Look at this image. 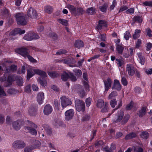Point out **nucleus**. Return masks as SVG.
Wrapping results in <instances>:
<instances>
[{"label": "nucleus", "instance_id": "60", "mask_svg": "<svg viewBox=\"0 0 152 152\" xmlns=\"http://www.w3.org/2000/svg\"><path fill=\"white\" fill-rule=\"evenodd\" d=\"M69 78L71 80L73 81H75L76 80V78L75 76L73 75L71 73H69Z\"/></svg>", "mask_w": 152, "mask_h": 152}, {"label": "nucleus", "instance_id": "3", "mask_svg": "<svg viewBox=\"0 0 152 152\" xmlns=\"http://www.w3.org/2000/svg\"><path fill=\"white\" fill-rule=\"evenodd\" d=\"M39 36L36 34L32 32L27 33L23 37L24 39L27 41H31L39 38Z\"/></svg>", "mask_w": 152, "mask_h": 152}, {"label": "nucleus", "instance_id": "64", "mask_svg": "<svg viewBox=\"0 0 152 152\" xmlns=\"http://www.w3.org/2000/svg\"><path fill=\"white\" fill-rule=\"evenodd\" d=\"M122 84L124 86H126L127 84V82L126 78L124 77H122L121 80Z\"/></svg>", "mask_w": 152, "mask_h": 152}, {"label": "nucleus", "instance_id": "10", "mask_svg": "<svg viewBox=\"0 0 152 152\" xmlns=\"http://www.w3.org/2000/svg\"><path fill=\"white\" fill-rule=\"evenodd\" d=\"M136 69L132 64H128L126 65V71L129 75L133 76L135 73Z\"/></svg>", "mask_w": 152, "mask_h": 152}, {"label": "nucleus", "instance_id": "23", "mask_svg": "<svg viewBox=\"0 0 152 152\" xmlns=\"http://www.w3.org/2000/svg\"><path fill=\"white\" fill-rule=\"evenodd\" d=\"M13 81L11 76L8 77L7 80L5 81L4 86L6 87L12 85V83Z\"/></svg>", "mask_w": 152, "mask_h": 152}, {"label": "nucleus", "instance_id": "28", "mask_svg": "<svg viewBox=\"0 0 152 152\" xmlns=\"http://www.w3.org/2000/svg\"><path fill=\"white\" fill-rule=\"evenodd\" d=\"M146 111V108L145 107H142L139 111L138 114L140 117H142L145 115Z\"/></svg>", "mask_w": 152, "mask_h": 152}, {"label": "nucleus", "instance_id": "1", "mask_svg": "<svg viewBox=\"0 0 152 152\" xmlns=\"http://www.w3.org/2000/svg\"><path fill=\"white\" fill-rule=\"evenodd\" d=\"M26 123L28 126H25V129L26 131H27V132H29L31 134L36 135L37 133V131L33 128H36L37 127V125L29 121H27Z\"/></svg>", "mask_w": 152, "mask_h": 152}, {"label": "nucleus", "instance_id": "9", "mask_svg": "<svg viewBox=\"0 0 152 152\" xmlns=\"http://www.w3.org/2000/svg\"><path fill=\"white\" fill-rule=\"evenodd\" d=\"M74 111L73 109H70L66 111L65 113V119L69 121L72 119L74 116Z\"/></svg>", "mask_w": 152, "mask_h": 152}, {"label": "nucleus", "instance_id": "4", "mask_svg": "<svg viewBox=\"0 0 152 152\" xmlns=\"http://www.w3.org/2000/svg\"><path fill=\"white\" fill-rule=\"evenodd\" d=\"M75 107L77 111L80 112H83L84 110L85 104L84 102L78 99L76 100L75 101Z\"/></svg>", "mask_w": 152, "mask_h": 152}, {"label": "nucleus", "instance_id": "11", "mask_svg": "<svg viewBox=\"0 0 152 152\" xmlns=\"http://www.w3.org/2000/svg\"><path fill=\"white\" fill-rule=\"evenodd\" d=\"M12 145L14 148L20 149L25 147V144L23 141L17 140L13 143Z\"/></svg>", "mask_w": 152, "mask_h": 152}, {"label": "nucleus", "instance_id": "21", "mask_svg": "<svg viewBox=\"0 0 152 152\" xmlns=\"http://www.w3.org/2000/svg\"><path fill=\"white\" fill-rule=\"evenodd\" d=\"M113 88L118 90H120L121 89V86L118 80H114Z\"/></svg>", "mask_w": 152, "mask_h": 152}, {"label": "nucleus", "instance_id": "46", "mask_svg": "<svg viewBox=\"0 0 152 152\" xmlns=\"http://www.w3.org/2000/svg\"><path fill=\"white\" fill-rule=\"evenodd\" d=\"M16 83L19 86H22L23 83V80L21 77H20L16 80Z\"/></svg>", "mask_w": 152, "mask_h": 152}, {"label": "nucleus", "instance_id": "40", "mask_svg": "<svg viewBox=\"0 0 152 152\" xmlns=\"http://www.w3.org/2000/svg\"><path fill=\"white\" fill-rule=\"evenodd\" d=\"M148 134L147 132H142L141 134L142 138L144 139H147L148 137Z\"/></svg>", "mask_w": 152, "mask_h": 152}, {"label": "nucleus", "instance_id": "43", "mask_svg": "<svg viewBox=\"0 0 152 152\" xmlns=\"http://www.w3.org/2000/svg\"><path fill=\"white\" fill-rule=\"evenodd\" d=\"M26 57H27L28 58L29 60L31 62H32L34 63H35L37 62V61L34 59L32 57L30 56L28 54L27 56Z\"/></svg>", "mask_w": 152, "mask_h": 152}, {"label": "nucleus", "instance_id": "32", "mask_svg": "<svg viewBox=\"0 0 152 152\" xmlns=\"http://www.w3.org/2000/svg\"><path fill=\"white\" fill-rule=\"evenodd\" d=\"M38 82L43 86H45L46 85L47 82L46 81L43 79H42L41 78H40L38 80Z\"/></svg>", "mask_w": 152, "mask_h": 152}, {"label": "nucleus", "instance_id": "54", "mask_svg": "<svg viewBox=\"0 0 152 152\" xmlns=\"http://www.w3.org/2000/svg\"><path fill=\"white\" fill-rule=\"evenodd\" d=\"M142 43L140 39H138L135 45V48H138L140 46Z\"/></svg>", "mask_w": 152, "mask_h": 152}, {"label": "nucleus", "instance_id": "37", "mask_svg": "<svg viewBox=\"0 0 152 152\" xmlns=\"http://www.w3.org/2000/svg\"><path fill=\"white\" fill-rule=\"evenodd\" d=\"M58 21L64 26H66L68 24L67 21L66 20L59 19L58 20Z\"/></svg>", "mask_w": 152, "mask_h": 152}, {"label": "nucleus", "instance_id": "26", "mask_svg": "<svg viewBox=\"0 0 152 152\" xmlns=\"http://www.w3.org/2000/svg\"><path fill=\"white\" fill-rule=\"evenodd\" d=\"M97 106L99 108H102L105 106L104 102L102 100H99L97 102Z\"/></svg>", "mask_w": 152, "mask_h": 152}, {"label": "nucleus", "instance_id": "51", "mask_svg": "<svg viewBox=\"0 0 152 152\" xmlns=\"http://www.w3.org/2000/svg\"><path fill=\"white\" fill-rule=\"evenodd\" d=\"M5 96H6V94L3 89L1 86H0V97H2Z\"/></svg>", "mask_w": 152, "mask_h": 152}, {"label": "nucleus", "instance_id": "42", "mask_svg": "<svg viewBox=\"0 0 152 152\" xmlns=\"http://www.w3.org/2000/svg\"><path fill=\"white\" fill-rule=\"evenodd\" d=\"M117 2L116 0H113L112 4L110 5L109 9L110 10H112L114 9L116 5Z\"/></svg>", "mask_w": 152, "mask_h": 152}, {"label": "nucleus", "instance_id": "48", "mask_svg": "<svg viewBox=\"0 0 152 152\" xmlns=\"http://www.w3.org/2000/svg\"><path fill=\"white\" fill-rule=\"evenodd\" d=\"M116 61H117L116 63L119 67L121 66L124 64V61L122 60L117 58L116 59Z\"/></svg>", "mask_w": 152, "mask_h": 152}, {"label": "nucleus", "instance_id": "13", "mask_svg": "<svg viewBox=\"0 0 152 152\" xmlns=\"http://www.w3.org/2000/svg\"><path fill=\"white\" fill-rule=\"evenodd\" d=\"M23 121H17L14 122L12 124L14 129L16 130H18L20 128L21 126L23 124Z\"/></svg>", "mask_w": 152, "mask_h": 152}, {"label": "nucleus", "instance_id": "18", "mask_svg": "<svg viewBox=\"0 0 152 152\" xmlns=\"http://www.w3.org/2000/svg\"><path fill=\"white\" fill-rule=\"evenodd\" d=\"M34 69L32 68H30L27 70V78L28 80L33 77L35 74L34 72Z\"/></svg>", "mask_w": 152, "mask_h": 152}, {"label": "nucleus", "instance_id": "30", "mask_svg": "<svg viewBox=\"0 0 152 152\" xmlns=\"http://www.w3.org/2000/svg\"><path fill=\"white\" fill-rule=\"evenodd\" d=\"M75 62L73 58H68L65 59L64 60L63 62L65 64H70L71 63H74Z\"/></svg>", "mask_w": 152, "mask_h": 152}, {"label": "nucleus", "instance_id": "34", "mask_svg": "<svg viewBox=\"0 0 152 152\" xmlns=\"http://www.w3.org/2000/svg\"><path fill=\"white\" fill-rule=\"evenodd\" d=\"M117 50L119 53L121 54L123 51L124 48L121 45H118L116 48Z\"/></svg>", "mask_w": 152, "mask_h": 152}, {"label": "nucleus", "instance_id": "17", "mask_svg": "<svg viewBox=\"0 0 152 152\" xmlns=\"http://www.w3.org/2000/svg\"><path fill=\"white\" fill-rule=\"evenodd\" d=\"M25 31L24 30H21L19 28H15L10 32V35H15L17 34L20 35L25 33Z\"/></svg>", "mask_w": 152, "mask_h": 152}, {"label": "nucleus", "instance_id": "7", "mask_svg": "<svg viewBox=\"0 0 152 152\" xmlns=\"http://www.w3.org/2000/svg\"><path fill=\"white\" fill-rule=\"evenodd\" d=\"M15 52L24 57H26L29 53L28 50L25 48H21L15 50Z\"/></svg>", "mask_w": 152, "mask_h": 152}, {"label": "nucleus", "instance_id": "52", "mask_svg": "<svg viewBox=\"0 0 152 152\" xmlns=\"http://www.w3.org/2000/svg\"><path fill=\"white\" fill-rule=\"evenodd\" d=\"M110 104L112 107L113 108L117 104V102L116 101V99H114L111 100L110 102Z\"/></svg>", "mask_w": 152, "mask_h": 152}, {"label": "nucleus", "instance_id": "25", "mask_svg": "<svg viewBox=\"0 0 152 152\" xmlns=\"http://www.w3.org/2000/svg\"><path fill=\"white\" fill-rule=\"evenodd\" d=\"M141 32L140 30L137 29L135 30L134 32L133 35V37L134 39H136L138 38L140 36V34Z\"/></svg>", "mask_w": 152, "mask_h": 152}, {"label": "nucleus", "instance_id": "29", "mask_svg": "<svg viewBox=\"0 0 152 152\" xmlns=\"http://www.w3.org/2000/svg\"><path fill=\"white\" fill-rule=\"evenodd\" d=\"M69 77V73L67 74L65 72H64L61 76V78L62 80L64 81H66Z\"/></svg>", "mask_w": 152, "mask_h": 152}, {"label": "nucleus", "instance_id": "31", "mask_svg": "<svg viewBox=\"0 0 152 152\" xmlns=\"http://www.w3.org/2000/svg\"><path fill=\"white\" fill-rule=\"evenodd\" d=\"M136 136V134L134 133H130L127 135L125 137L126 139H129L135 137Z\"/></svg>", "mask_w": 152, "mask_h": 152}, {"label": "nucleus", "instance_id": "6", "mask_svg": "<svg viewBox=\"0 0 152 152\" xmlns=\"http://www.w3.org/2000/svg\"><path fill=\"white\" fill-rule=\"evenodd\" d=\"M15 17L18 24L21 25H24L26 24V21L25 19V18L22 14L21 13L17 14Z\"/></svg>", "mask_w": 152, "mask_h": 152}, {"label": "nucleus", "instance_id": "36", "mask_svg": "<svg viewBox=\"0 0 152 152\" xmlns=\"http://www.w3.org/2000/svg\"><path fill=\"white\" fill-rule=\"evenodd\" d=\"M41 145V143L40 142L36 140L35 141L34 145L32 146L33 149H34L38 148Z\"/></svg>", "mask_w": 152, "mask_h": 152}, {"label": "nucleus", "instance_id": "56", "mask_svg": "<svg viewBox=\"0 0 152 152\" xmlns=\"http://www.w3.org/2000/svg\"><path fill=\"white\" fill-rule=\"evenodd\" d=\"M145 72L148 75L152 74V68L151 69H145Z\"/></svg>", "mask_w": 152, "mask_h": 152}, {"label": "nucleus", "instance_id": "22", "mask_svg": "<svg viewBox=\"0 0 152 152\" xmlns=\"http://www.w3.org/2000/svg\"><path fill=\"white\" fill-rule=\"evenodd\" d=\"M83 77L84 79L85 80L83 83L85 87L87 89L89 90V87L88 84V80L87 78V75L86 73H83Z\"/></svg>", "mask_w": 152, "mask_h": 152}, {"label": "nucleus", "instance_id": "16", "mask_svg": "<svg viewBox=\"0 0 152 152\" xmlns=\"http://www.w3.org/2000/svg\"><path fill=\"white\" fill-rule=\"evenodd\" d=\"M52 111L53 109L51 106L49 104H47L45 107L43 112L45 115H48L50 114Z\"/></svg>", "mask_w": 152, "mask_h": 152}, {"label": "nucleus", "instance_id": "50", "mask_svg": "<svg viewBox=\"0 0 152 152\" xmlns=\"http://www.w3.org/2000/svg\"><path fill=\"white\" fill-rule=\"evenodd\" d=\"M130 37H131V35L129 33L128 31H126L124 34V38L126 40H128L129 38Z\"/></svg>", "mask_w": 152, "mask_h": 152}, {"label": "nucleus", "instance_id": "59", "mask_svg": "<svg viewBox=\"0 0 152 152\" xmlns=\"http://www.w3.org/2000/svg\"><path fill=\"white\" fill-rule=\"evenodd\" d=\"M66 53V51L65 50L61 49L57 52L56 54L60 55L62 54L65 53Z\"/></svg>", "mask_w": 152, "mask_h": 152}, {"label": "nucleus", "instance_id": "14", "mask_svg": "<svg viewBox=\"0 0 152 152\" xmlns=\"http://www.w3.org/2000/svg\"><path fill=\"white\" fill-rule=\"evenodd\" d=\"M44 99V93L40 92L37 94V100L39 104H40L43 103Z\"/></svg>", "mask_w": 152, "mask_h": 152}, {"label": "nucleus", "instance_id": "47", "mask_svg": "<svg viewBox=\"0 0 152 152\" xmlns=\"http://www.w3.org/2000/svg\"><path fill=\"white\" fill-rule=\"evenodd\" d=\"M117 95V94L115 91L112 92L109 95L108 98L109 99H111Z\"/></svg>", "mask_w": 152, "mask_h": 152}, {"label": "nucleus", "instance_id": "12", "mask_svg": "<svg viewBox=\"0 0 152 152\" xmlns=\"http://www.w3.org/2000/svg\"><path fill=\"white\" fill-rule=\"evenodd\" d=\"M105 91H107L111 87L112 84V80L109 77L107 78L104 80Z\"/></svg>", "mask_w": 152, "mask_h": 152}, {"label": "nucleus", "instance_id": "45", "mask_svg": "<svg viewBox=\"0 0 152 152\" xmlns=\"http://www.w3.org/2000/svg\"><path fill=\"white\" fill-rule=\"evenodd\" d=\"M51 88L55 92H58L60 91L59 88L57 86L54 85L51 86Z\"/></svg>", "mask_w": 152, "mask_h": 152}, {"label": "nucleus", "instance_id": "24", "mask_svg": "<svg viewBox=\"0 0 152 152\" xmlns=\"http://www.w3.org/2000/svg\"><path fill=\"white\" fill-rule=\"evenodd\" d=\"M86 12L88 15H93L95 13V9L93 7L89 8L87 9Z\"/></svg>", "mask_w": 152, "mask_h": 152}, {"label": "nucleus", "instance_id": "20", "mask_svg": "<svg viewBox=\"0 0 152 152\" xmlns=\"http://www.w3.org/2000/svg\"><path fill=\"white\" fill-rule=\"evenodd\" d=\"M107 24L105 21L103 20H100L99 21L98 25L96 27V28L97 29L99 30L104 27H107Z\"/></svg>", "mask_w": 152, "mask_h": 152}, {"label": "nucleus", "instance_id": "39", "mask_svg": "<svg viewBox=\"0 0 152 152\" xmlns=\"http://www.w3.org/2000/svg\"><path fill=\"white\" fill-rule=\"evenodd\" d=\"M45 12L48 13H50L52 12V9L50 6H46L45 8Z\"/></svg>", "mask_w": 152, "mask_h": 152}, {"label": "nucleus", "instance_id": "58", "mask_svg": "<svg viewBox=\"0 0 152 152\" xmlns=\"http://www.w3.org/2000/svg\"><path fill=\"white\" fill-rule=\"evenodd\" d=\"M143 4L146 6L152 7V1H145L143 3Z\"/></svg>", "mask_w": 152, "mask_h": 152}, {"label": "nucleus", "instance_id": "49", "mask_svg": "<svg viewBox=\"0 0 152 152\" xmlns=\"http://www.w3.org/2000/svg\"><path fill=\"white\" fill-rule=\"evenodd\" d=\"M133 103L131 101L129 104H128L126 107V109L127 110H129L131 109L133 107Z\"/></svg>", "mask_w": 152, "mask_h": 152}, {"label": "nucleus", "instance_id": "38", "mask_svg": "<svg viewBox=\"0 0 152 152\" xmlns=\"http://www.w3.org/2000/svg\"><path fill=\"white\" fill-rule=\"evenodd\" d=\"M10 68L9 69H6V71L7 72L10 71H13L17 69V66L15 65H12L10 66Z\"/></svg>", "mask_w": 152, "mask_h": 152}, {"label": "nucleus", "instance_id": "33", "mask_svg": "<svg viewBox=\"0 0 152 152\" xmlns=\"http://www.w3.org/2000/svg\"><path fill=\"white\" fill-rule=\"evenodd\" d=\"M108 7L107 4H104L103 5L99 7L100 10L102 12H105Z\"/></svg>", "mask_w": 152, "mask_h": 152}, {"label": "nucleus", "instance_id": "53", "mask_svg": "<svg viewBox=\"0 0 152 152\" xmlns=\"http://www.w3.org/2000/svg\"><path fill=\"white\" fill-rule=\"evenodd\" d=\"M92 99L90 98H88L86 100V103L87 107H89L91 104Z\"/></svg>", "mask_w": 152, "mask_h": 152}, {"label": "nucleus", "instance_id": "57", "mask_svg": "<svg viewBox=\"0 0 152 152\" xmlns=\"http://www.w3.org/2000/svg\"><path fill=\"white\" fill-rule=\"evenodd\" d=\"M34 149L33 147H28L24 149L25 152H31V151Z\"/></svg>", "mask_w": 152, "mask_h": 152}, {"label": "nucleus", "instance_id": "19", "mask_svg": "<svg viewBox=\"0 0 152 152\" xmlns=\"http://www.w3.org/2000/svg\"><path fill=\"white\" fill-rule=\"evenodd\" d=\"M34 72L35 73V74H37L44 77H46L47 76L46 72L40 69H34Z\"/></svg>", "mask_w": 152, "mask_h": 152}, {"label": "nucleus", "instance_id": "27", "mask_svg": "<svg viewBox=\"0 0 152 152\" xmlns=\"http://www.w3.org/2000/svg\"><path fill=\"white\" fill-rule=\"evenodd\" d=\"M75 46L78 48H80L83 46V42L80 40H77L75 43Z\"/></svg>", "mask_w": 152, "mask_h": 152}, {"label": "nucleus", "instance_id": "63", "mask_svg": "<svg viewBox=\"0 0 152 152\" xmlns=\"http://www.w3.org/2000/svg\"><path fill=\"white\" fill-rule=\"evenodd\" d=\"M134 20L138 22L139 23H140L142 22V20L141 18L139 16H137L134 19Z\"/></svg>", "mask_w": 152, "mask_h": 152}, {"label": "nucleus", "instance_id": "35", "mask_svg": "<svg viewBox=\"0 0 152 152\" xmlns=\"http://www.w3.org/2000/svg\"><path fill=\"white\" fill-rule=\"evenodd\" d=\"M48 75L52 77H56L59 75L55 72H48Z\"/></svg>", "mask_w": 152, "mask_h": 152}, {"label": "nucleus", "instance_id": "55", "mask_svg": "<svg viewBox=\"0 0 152 152\" xmlns=\"http://www.w3.org/2000/svg\"><path fill=\"white\" fill-rule=\"evenodd\" d=\"M31 86L30 85H28L26 86L25 88V91L28 93H29L31 91Z\"/></svg>", "mask_w": 152, "mask_h": 152}, {"label": "nucleus", "instance_id": "61", "mask_svg": "<svg viewBox=\"0 0 152 152\" xmlns=\"http://www.w3.org/2000/svg\"><path fill=\"white\" fill-rule=\"evenodd\" d=\"M32 87V89L34 91H37L39 90V88L36 84H33Z\"/></svg>", "mask_w": 152, "mask_h": 152}, {"label": "nucleus", "instance_id": "5", "mask_svg": "<svg viewBox=\"0 0 152 152\" xmlns=\"http://www.w3.org/2000/svg\"><path fill=\"white\" fill-rule=\"evenodd\" d=\"M61 105L63 107H65L72 104V101L65 96H62L60 98Z\"/></svg>", "mask_w": 152, "mask_h": 152}, {"label": "nucleus", "instance_id": "41", "mask_svg": "<svg viewBox=\"0 0 152 152\" xmlns=\"http://www.w3.org/2000/svg\"><path fill=\"white\" fill-rule=\"evenodd\" d=\"M133 149L135 152H143V149L141 147L136 146L134 147Z\"/></svg>", "mask_w": 152, "mask_h": 152}, {"label": "nucleus", "instance_id": "15", "mask_svg": "<svg viewBox=\"0 0 152 152\" xmlns=\"http://www.w3.org/2000/svg\"><path fill=\"white\" fill-rule=\"evenodd\" d=\"M27 14L31 18H35L37 14L35 10L32 8H30L28 10Z\"/></svg>", "mask_w": 152, "mask_h": 152}, {"label": "nucleus", "instance_id": "8", "mask_svg": "<svg viewBox=\"0 0 152 152\" xmlns=\"http://www.w3.org/2000/svg\"><path fill=\"white\" fill-rule=\"evenodd\" d=\"M124 113L123 111L120 110L118 111L117 114L114 116L113 121L115 122H119L123 118Z\"/></svg>", "mask_w": 152, "mask_h": 152}, {"label": "nucleus", "instance_id": "44", "mask_svg": "<svg viewBox=\"0 0 152 152\" xmlns=\"http://www.w3.org/2000/svg\"><path fill=\"white\" fill-rule=\"evenodd\" d=\"M29 113L31 115L35 114L37 111L36 110L34 107L30 108L28 110Z\"/></svg>", "mask_w": 152, "mask_h": 152}, {"label": "nucleus", "instance_id": "62", "mask_svg": "<svg viewBox=\"0 0 152 152\" xmlns=\"http://www.w3.org/2000/svg\"><path fill=\"white\" fill-rule=\"evenodd\" d=\"M103 144V142L102 141H100L96 142L95 144V146L99 147L101 146Z\"/></svg>", "mask_w": 152, "mask_h": 152}, {"label": "nucleus", "instance_id": "2", "mask_svg": "<svg viewBox=\"0 0 152 152\" xmlns=\"http://www.w3.org/2000/svg\"><path fill=\"white\" fill-rule=\"evenodd\" d=\"M66 7L69 10L72 14L75 15L81 14L84 12L82 8H79L76 9L73 6L70 4L67 5Z\"/></svg>", "mask_w": 152, "mask_h": 152}]
</instances>
